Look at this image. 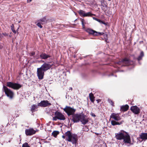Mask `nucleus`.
<instances>
[{"instance_id": "obj_40", "label": "nucleus", "mask_w": 147, "mask_h": 147, "mask_svg": "<svg viewBox=\"0 0 147 147\" xmlns=\"http://www.w3.org/2000/svg\"><path fill=\"white\" fill-rule=\"evenodd\" d=\"M70 89H71V90H72V88H70Z\"/></svg>"}, {"instance_id": "obj_11", "label": "nucleus", "mask_w": 147, "mask_h": 147, "mask_svg": "<svg viewBox=\"0 0 147 147\" xmlns=\"http://www.w3.org/2000/svg\"><path fill=\"white\" fill-rule=\"evenodd\" d=\"M51 105V103L49 102V101L47 100L41 101L40 103H39L38 104V106L43 107H49Z\"/></svg>"}, {"instance_id": "obj_22", "label": "nucleus", "mask_w": 147, "mask_h": 147, "mask_svg": "<svg viewBox=\"0 0 147 147\" xmlns=\"http://www.w3.org/2000/svg\"><path fill=\"white\" fill-rule=\"evenodd\" d=\"M89 96L90 100L93 103H94V96L93 94L92 93L89 94Z\"/></svg>"}, {"instance_id": "obj_28", "label": "nucleus", "mask_w": 147, "mask_h": 147, "mask_svg": "<svg viewBox=\"0 0 147 147\" xmlns=\"http://www.w3.org/2000/svg\"><path fill=\"white\" fill-rule=\"evenodd\" d=\"M11 30H12V32L14 33H16V31L14 29V26L13 24H12L11 25Z\"/></svg>"}, {"instance_id": "obj_2", "label": "nucleus", "mask_w": 147, "mask_h": 147, "mask_svg": "<svg viewBox=\"0 0 147 147\" xmlns=\"http://www.w3.org/2000/svg\"><path fill=\"white\" fill-rule=\"evenodd\" d=\"M115 138L117 140H123L125 143L131 144V141L130 137L127 132L121 131L115 134Z\"/></svg>"}, {"instance_id": "obj_8", "label": "nucleus", "mask_w": 147, "mask_h": 147, "mask_svg": "<svg viewBox=\"0 0 147 147\" xmlns=\"http://www.w3.org/2000/svg\"><path fill=\"white\" fill-rule=\"evenodd\" d=\"M3 89L7 96L10 99H12L14 95L13 91L4 86H3Z\"/></svg>"}, {"instance_id": "obj_25", "label": "nucleus", "mask_w": 147, "mask_h": 147, "mask_svg": "<svg viewBox=\"0 0 147 147\" xmlns=\"http://www.w3.org/2000/svg\"><path fill=\"white\" fill-rule=\"evenodd\" d=\"M144 56V53L143 51L141 52L140 55L137 58V59L138 61H140L142 59V57Z\"/></svg>"}, {"instance_id": "obj_34", "label": "nucleus", "mask_w": 147, "mask_h": 147, "mask_svg": "<svg viewBox=\"0 0 147 147\" xmlns=\"http://www.w3.org/2000/svg\"><path fill=\"white\" fill-rule=\"evenodd\" d=\"M101 5L103 3H106V2H105L104 0H102L100 1Z\"/></svg>"}, {"instance_id": "obj_14", "label": "nucleus", "mask_w": 147, "mask_h": 147, "mask_svg": "<svg viewBox=\"0 0 147 147\" xmlns=\"http://www.w3.org/2000/svg\"><path fill=\"white\" fill-rule=\"evenodd\" d=\"M55 115L57 116L58 119L61 120H64L65 118L64 115L60 112L56 111L55 113Z\"/></svg>"}, {"instance_id": "obj_41", "label": "nucleus", "mask_w": 147, "mask_h": 147, "mask_svg": "<svg viewBox=\"0 0 147 147\" xmlns=\"http://www.w3.org/2000/svg\"><path fill=\"white\" fill-rule=\"evenodd\" d=\"M20 21H18V23H20Z\"/></svg>"}, {"instance_id": "obj_5", "label": "nucleus", "mask_w": 147, "mask_h": 147, "mask_svg": "<svg viewBox=\"0 0 147 147\" xmlns=\"http://www.w3.org/2000/svg\"><path fill=\"white\" fill-rule=\"evenodd\" d=\"M77 12L80 16L82 17L90 16L92 17V18H96L93 17V16H95V15L92 13L91 12L86 13L85 11L82 10L78 11Z\"/></svg>"}, {"instance_id": "obj_12", "label": "nucleus", "mask_w": 147, "mask_h": 147, "mask_svg": "<svg viewBox=\"0 0 147 147\" xmlns=\"http://www.w3.org/2000/svg\"><path fill=\"white\" fill-rule=\"evenodd\" d=\"M80 117V121L82 124L84 125L88 122V118L86 115L82 113Z\"/></svg>"}, {"instance_id": "obj_35", "label": "nucleus", "mask_w": 147, "mask_h": 147, "mask_svg": "<svg viewBox=\"0 0 147 147\" xmlns=\"http://www.w3.org/2000/svg\"><path fill=\"white\" fill-rule=\"evenodd\" d=\"M62 137L64 139V138H66V136L65 135V133L64 134V135H63L62 136Z\"/></svg>"}, {"instance_id": "obj_32", "label": "nucleus", "mask_w": 147, "mask_h": 147, "mask_svg": "<svg viewBox=\"0 0 147 147\" xmlns=\"http://www.w3.org/2000/svg\"><path fill=\"white\" fill-rule=\"evenodd\" d=\"M35 55V53L34 52H31V53L30 54V55L31 56H34Z\"/></svg>"}, {"instance_id": "obj_1", "label": "nucleus", "mask_w": 147, "mask_h": 147, "mask_svg": "<svg viewBox=\"0 0 147 147\" xmlns=\"http://www.w3.org/2000/svg\"><path fill=\"white\" fill-rule=\"evenodd\" d=\"M51 62L44 63L40 68L37 69V76L39 79H43L44 75V72L50 69L52 67Z\"/></svg>"}, {"instance_id": "obj_31", "label": "nucleus", "mask_w": 147, "mask_h": 147, "mask_svg": "<svg viewBox=\"0 0 147 147\" xmlns=\"http://www.w3.org/2000/svg\"><path fill=\"white\" fill-rule=\"evenodd\" d=\"M57 119H58V118L57 117L56 115H55V116L54 117H53V121H56Z\"/></svg>"}, {"instance_id": "obj_6", "label": "nucleus", "mask_w": 147, "mask_h": 147, "mask_svg": "<svg viewBox=\"0 0 147 147\" xmlns=\"http://www.w3.org/2000/svg\"><path fill=\"white\" fill-rule=\"evenodd\" d=\"M64 111L68 116L73 115L76 109L71 108L69 106H66L63 109Z\"/></svg>"}, {"instance_id": "obj_23", "label": "nucleus", "mask_w": 147, "mask_h": 147, "mask_svg": "<svg viewBox=\"0 0 147 147\" xmlns=\"http://www.w3.org/2000/svg\"><path fill=\"white\" fill-rule=\"evenodd\" d=\"M38 106L37 105H33L31 106V111L33 113L35 111V110L36 109L38 108Z\"/></svg>"}, {"instance_id": "obj_20", "label": "nucleus", "mask_w": 147, "mask_h": 147, "mask_svg": "<svg viewBox=\"0 0 147 147\" xmlns=\"http://www.w3.org/2000/svg\"><path fill=\"white\" fill-rule=\"evenodd\" d=\"M128 105H126L124 106H121V107L120 111H125L128 109Z\"/></svg>"}, {"instance_id": "obj_3", "label": "nucleus", "mask_w": 147, "mask_h": 147, "mask_svg": "<svg viewBox=\"0 0 147 147\" xmlns=\"http://www.w3.org/2000/svg\"><path fill=\"white\" fill-rule=\"evenodd\" d=\"M65 135L66 136V140L71 142L74 144L76 143L78 140L76 135L72 134L70 131H67L65 133Z\"/></svg>"}, {"instance_id": "obj_9", "label": "nucleus", "mask_w": 147, "mask_h": 147, "mask_svg": "<svg viewBox=\"0 0 147 147\" xmlns=\"http://www.w3.org/2000/svg\"><path fill=\"white\" fill-rule=\"evenodd\" d=\"M117 63L121 66H128L130 65H132L133 63L132 61H130L128 59L125 58L121 61H119Z\"/></svg>"}, {"instance_id": "obj_29", "label": "nucleus", "mask_w": 147, "mask_h": 147, "mask_svg": "<svg viewBox=\"0 0 147 147\" xmlns=\"http://www.w3.org/2000/svg\"><path fill=\"white\" fill-rule=\"evenodd\" d=\"M22 147H30L27 142H25L22 144Z\"/></svg>"}, {"instance_id": "obj_27", "label": "nucleus", "mask_w": 147, "mask_h": 147, "mask_svg": "<svg viewBox=\"0 0 147 147\" xmlns=\"http://www.w3.org/2000/svg\"><path fill=\"white\" fill-rule=\"evenodd\" d=\"M81 21L82 22V27L83 28H84L85 27V24H86L85 22L84 21V19H82V20H81Z\"/></svg>"}, {"instance_id": "obj_13", "label": "nucleus", "mask_w": 147, "mask_h": 147, "mask_svg": "<svg viewBox=\"0 0 147 147\" xmlns=\"http://www.w3.org/2000/svg\"><path fill=\"white\" fill-rule=\"evenodd\" d=\"M82 114V113L79 114H74H74L72 115V120L75 123L79 122L80 120V117Z\"/></svg>"}, {"instance_id": "obj_7", "label": "nucleus", "mask_w": 147, "mask_h": 147, "mask_svg": "<svg viewBox=\"0 0 147 147\" xmlns=\"http://www.w3.org/2000/svg\"><path fill=\"white\" fill-rule=\"evenodd\" d=\"M7 86L11 88L14 89L18 90L22 87V86L20 84L16 83H13L11 82L7 83Z\"/></svg>"}, {"instance_id": "obj_44", "label": "nucleus", "mask_w": 147, "mask_h": 147, "mask_svg": "<svg viewBox=\"0 0 147 147\" xmlns=\"http://www.w3.org/2000/svg\"><path fill=\"white\" fill-rule=\"evenodd\" d=\"M43 18L45 19V18H45V17H44Z\"/></svg>"}, {"instance_id": "obj_33", "label": "nucleus", "mask_w": 147, "mask_h": 147, "mask_svg": "<svg viewBox=\"0 0 147 147\" xmlns=\"http://www.w3.org/2000/svg\"><path fill=\"white\" fill-rule=\"evenodd\" d=\"M91 115L93 117H95L96 116V115L94 113H93L92 112H91L90 113Z\"/></svg>"}, {"instance_id": "obj_30", "label": "nucleus", "mask_w": 147, "mask_h": 147, "mask_svg": "<svg viewBox=\"0 0 147 147\" xmlns=\"http://www.w3.org/2000/svg\"><path fill=\"white\" fill-rule=\"evenodd\" d=\"M108 102L110 103L111 105L112 106H114V102L112 100H111L110 99H108Z\"/></svg>"}, {"instance_id": "obj_43", "label": "nucleus", "mask_w": 147, "mask_h": 147, "mask_svg": "<svg viewBox=\"0 0 147 147\" xmlns=\"http://www.w3.org/2000/svg\"><path fill=\"white\" fill-rule=\"evenodd\" d=\"M113 74H111V76H113Z\"/></svg>"}, {"instance_id": "obj_16", "label": "nucleus", "mask_w": 147, "mask_h": 147, "mask_svg": "<svg viewBox=\"0 0 147 147\" xmlns=\"http://www.w3.org/2000/svg\"><path fill=\"white\" fill-rule=\"evenodd\" d=\"M35 133V131L33 128H30L25 130V134L27 136L32 135Z\"/></svg>"}, {"instance_id": "obj_38", "label": "nucleus", "mask_w": 147, "mask_h": 147, "mask_svg": "<svg viewBox=\"0 0 147 147\" xmlns=\"http://www.w3.org/2000/svg\"><path fill=\"white\" fill-rule=\"evenodd\" d=\"M32 0H27V2H30Z\"/></svg>"}, {"instance_id": "obj_26", "label": "nucleus", "mask_w": 147, "mask_h": 147, "mask_svg": "<svg viewBox=\"0 0 147 147\" xmlns=\"http://www.w3.org/2000/svg\"><path fill=\"white\" fill-rule=\"evenodd\" d=\"M59 134V132L58 131H54L52 133V135L54 137H55Z\"/></svg>"}, {"instance_id": "obj_36", "label": "nucleus", "mask_w": 147, "mask_h": 147, "mask_svg": "<svg viewBox=\"0 0 147 147\" xmlns=\"http://www.w3.org/2000/svg\"><path fill=\"white\" fill-rule=\"evenodd\" d=\"M96 101H97V103H98L100 101V99H98L96 100Z\"/></svg>"}, {"instance_id": "obj_24", "label": "nucleus", "mask_w": 147, "mask_h": 147, "mask_svg": "<svg viewBox=\"0 0 147 147\" xmlns=\"http://www.w3.org/2000/svg\"><path fill=\"white\" fill-rule=\"evenodd\" d=\"M97 21L99 22L100 23L103 24L105 25V26H107V22H105L101 20L100 19H94Z\"/></svg>"}, {"instance_id": "obj_17", "label": "nucleus", "mask_w": 147, "mask_h": 147, "mask_svg": "<svg viewBox=\"0 0 147 147\" xmlns=\"http://www.w3.org/2000/svg\"><path fill=\"white\" fill-rule=\"evenodd\" d=\"M130 109L131 111L135 114H138L140 113V109L136 106L131 107Z\"/></svg>"}, {"instance_id": "obj_18", "label": "nucleus", "mask_w": 147, "mask_h": 147, "mask_svg": "<svg viewBox=\"0 0 147 147\" xmlns=\"http://www.w3.org/2000/svg\"><path fill=\"white\" fill-rule=\"evenodd\" d=\"M139 138L143 140H147V133H142L139 135Z\"/></svg>"}, {"instance_id": "obj_21", "label": "nucleus", "mask_w": 147, "mask_h": 147, "mask_svg": "<svg viewBox=\"0 0 147 147\" xmlns=\"http://www.w3.org/2000/svg\"><path fill=\"white\" fill-rule=\"evenodd\" d=\"M101 8L103 11H106L107 9V3H103L101 5Z\"/></svg>"}, {"instance_id": "obj_42", "label": "nucleus", "mask_w": 147, "mask_h": 147, "mask_svg": "<svg viewBox=\"0 0 147 147\" xmlns=\"http://www.w3.org/2000/svg\"><path fill=\"white\" fill-rule=\"evenodd\" d=\"M108 0V1H111V0Z\"/></svg>"}, {"instance_id": "obj_19", "label": "nucleus", "mask_w": 147, "mask_h": 147, "mask_svg": "<svg viewBox=\"0 0 147 147\" xmlns=\"http://www.w3.org/2000/svg\"><path fill=\"white\" fill-rule=\"evenodd\" d=\"M50 57V56L49 55H47L44 53H42L40 55V58L42 59H46Z\"/></svg>"}, {"instance_id": "obj_10", "label": "nucleus", "mask_w": 147, "mask_h": 147, "mask_svg": "<svg viewBox=\"0 0 147 147\" xmlns=\"http://www.w3.org/2000/svg\"><path fill=\"white\" fill-rule=\"evenodd\" d=\"M86 31L89 34H92L94 36L102 35L104 34L103 32H97L90 28H88L86 30Z\"/></svg>"}, {"instance_id": "obj_39", "label": "nucleus", "mask_w": 147, "mask_h": 147, "mask_svg": "<svg viewBox=\"0 0 147 147\" xmlns=\"http://www.w3.org/2000/svg\"><path fill=\"white\" fill-rule=\"evenodd\" d=\"M1 34H0V39L1 38Z\"/></svg>"}, {"instance_id": "obj_15", "label": "nucleus", "mask_w": 147, "mask_h": 147, "mask_svg": "<svg viewBox=\"0 0 147 147\" xmlns=\"http://www.w3.org/2000/svg\"><path fill=\"white\" fill-rule=\"evenodd\" d=\"M46 22V19H40L35 22L36 25L38 27L42 28V26L41 24L43 25L45 24Z\"/></svg>"}, {"instance_id": "obj_4", "label": "nucleus", "mask_w": 147, "mask_h": 147, "mask_svg": "<svg viewBox=\"0 0 147 147\" xmlns=\"http://www.w3.org/2000/svg\"><path fill=\"white\" fill-rule=\"evenodd\" d=\"M110 117L111 118L115 120H112L111 121V124L113 125H120L124 122L123 120L120 122H117L115 121H119L121 120V119L118 114L113 113L111 115Z\"/></svg>"}, {"instance_id": "obj_37", "label": "nucleus", "mask_w": 147, "mask_h": 147, "mask_svg": "<svg viewBox=\"0 0 147 147\" xmlns=\"http://www.w3.org/2000/svg\"><path fill=\"white\" fill-rule=\"evenodd\" d=\"M3 35L5 36H6L7 35V34L6 33H3Z\"/></svg>"}]
</instances>
